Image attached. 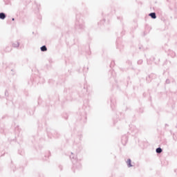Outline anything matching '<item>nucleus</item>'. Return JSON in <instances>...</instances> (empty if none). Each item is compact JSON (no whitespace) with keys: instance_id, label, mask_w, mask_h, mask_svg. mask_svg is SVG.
Listing matches in <instances>:
<instances>
[{"instance_id":"obj_1","label":"nucleus","mask_w":177,"mask_h":177,"mask_svg":"<svg viewBox=\"0 0 177 177\" xmlns=\"http://www.w3.org/2000/svg\"><path fill=\"white\" fill-rule=\"evenodd\" d=\"M6 17V15H5V13L3 12L0 13V19H1V20L5 19Z\"/></svg>"},{"instance_id":"obj_2","label":"nucleus","mask_w":177,"mask_h":177,"mask_svg":"<svg viewBox=\"0 0 177 177\" xmlns=\"http://www.w3.org/2000/svg\"><path fill=\"white\" fill-rule=\"evenodd\" d=\"M149 16L151 17L152 19H156V12H151L149 14Z\"/></svg>"},{"instance_id":"obj_3","label":"nucleus","mask_w":177,"mask_h":177,"mask_svg":"<svg viewBox=\"0 0 177 177\" xmlns=\"http://www.w3.org/2000/svg\"><path fill=\"white\" fill-rule=\"evenodd\" d=\"M46 50H48V48H46V46H43L42 47H41V52H46Z\"/></svg>"},{"instance_id":"obj_4","label":"nucleus","mask_w":177,"mask_h":177,"mask_svg":"<svg viewBox=\"0 0 177 177\" xmlns=\"http://www.w3.org/2000/svg\"><path fill=\"white\" fill-rule=\"evenodd\" d=\"M127 162L128 167H132V165L131 164V159H129Z\"/></svg>"},{"instance_id":"obj_5","label":"nucleus","mask_w":177,"mask_h":177,"mask_svg":"<svg viewBox=\"0 0 177 177\" xmlns=\"http://www.w3.org/2000/svg\"><path fill=\"white\" fill-rule=\"evenodd\" d=\"M156 153H162V149H161V148H158L156 149Z\"/></svg>"}]
</instances>
